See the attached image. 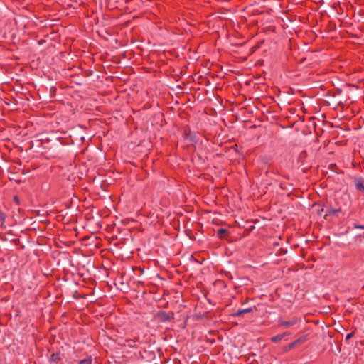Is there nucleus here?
I'll return each instance as SVG.
<instances>
[{
    "instance_id": "13",
    "label": "nucleus",
    "mask_w": 364,
    "mask_h": 364,
    "mask_svg": "<svg viewBox=\"0 0 364 364\" xmlns=\"http://www.w3.org/2000/svg\"><path fill=\"white\" fill-rule=\"evenodd\" d=\"M338 211H339V210L331 209V210H329L328 213L329 214H335L336 213H337Z\"/></svg>"
},
{
    "instance_id": "7",
    "label": "nucleus",
    "mask_w": 364,
    "mask_h": 364,
    "mask_svg": "<svg viewBox=\"0 0 364 364\" xmlns=\"http://www.w3.org/2000/svg\"><path fill=\"white\" fill-rule=\"evenodd\" d=\"M300 342H301V339H297L295 341L291 343L288 346V349L290 350V349L293 348L296 344H298Z\"/></svg>"
},
{
    "instance_id": "14",
    "label": "nucleus",
    "mask_w": 364,
    "mask_h": 364,
    "mask_svg": "<svg viewBox=\"0 0 364 364\" xmlns=\"http://www.w3.org/2000/svg\"><path fill=\"white\" fill-rule=\"evenodd\" d=\"M0 219L1 221H4L5 217L2 213H0Z\"/></svg>"
},
{
    "instance_id": "11",
    "label": "nucleus",
    "mask_w": 364,
    "mask_h": 364,
    "mask_svg": "<svg viewBox=\"0 0 364 364\" xmlns=\"http://www.w3.org/2000/svg\"><path fill=\"white\" fill-rule=\"evenodd\" d=\"M354 333H348L346 336V340H349L353 336Z\"/></svg>"
},
{
    "instance_id": "15",
    "label": "nucleus",
    "mask_w": 364,
    "mask_h": 364,
    "mask_svg": "<svg viewBox=\"0 0 364 364\" xmlns=\"http://www.w3.org/2000/svg\"><path fill=\"white\" fill-rule=\"evenodd\" d=\"M14 200H15L16 201H18V197H17V196H15V197H14Z\"/></svg>"
},
{
    "instance_id": "1",
    "label": "nucleus",
    "mask_w": 364,
    "mask_h": 364,
    "mask_svg": "<svg viewBox=\"0 0 364 364\" xmlns=\"http://www.w3.org/2000/svg\"><path fill=\"white\" fill-rule=\"evenodd\" d=\"M299 321L300 319L296 317L291 318L289 321H285L282 318H279L278 322L279 325L283 326L285 328H288L297 324Z\"/></svg>"
},
{
    "instance_id": "4",
    "label": "nucleus",
    "mask_w": 364,
    "mask_h": 364,
    "mask_svg": "<svg viewBox=\"0 0 364 364\" xmlns=\"http://www.w3.org/2000/svg\"><path fill=\"white\" fill-rule=\"evenodd\" d=\"M216 233L219 238H224L226 235L230 234V230L226 228H220L217 230Z\"/></svg>"
},
{
    "instance_id": "12",
    "label": "nucleus",
    "mask_w": 364,
    "mask_h": 364,
    "mask_svg": "<svg viewBox=\"0 0 364 364\" xmlns=\"http://www.w3.org/2000/svg\"><path fill=\"white\" fill-rule=\"evenodd\" d=\"M354 228L357 229L364 230V225H355Z\"/></svg>"
},
{
    "instance_id": "10",
    "label": "nucleus",
    "mask_w": 364,
    "mask_h": 364,
    "mask_svg": "<svg viewBox=\"0 0 364 364\" xmlns=\"http://www.w3.org/2000/svg\"><path fill=\"white\" fill-rule=\"evenodd\" d=\"M242 312L243 314H247V313H250L252 311V308H247V309H242Z\"/></svg>"
},
{
    "instance_id": "5",
    "label": "nucleus",
    "mask_w": 364,
    "mask_h": 364,
    "mask_svg": "<svg viewBox=\"0 0 364 364\" xmlns=\"http://www.w3.org/2000/svg\"><path fill=\"white\" fill-rule=\"evenodd\" d=\"M60 360V353H54L50 355V361L52 363H58Z\"/></svg>"
},
{
    "instance_id": "8",
    "label": "nucleus",
    "mask_w": 364,
    "mask_h": 364,
    "mask_svg": "<svg viewBox=\"0 0 364 364\" xmlns=\"http://www.w3.org/2000/svg\"><path fill=\"white\" fill-rule=\"evenodd\" d=\"M91 362H92V360L90 358L83 359V360H80L79 364H85V363L91 364Z\"/></svg>"
},
{
    "instance_id": "2",
    "label": "nucleus",
    "mask_w": 364,
    "mask_h": 364,
    "mask_svg": "<svg viewBox=\"0 0 364 364\" xmlns=\"http://www.w3.org/2000/svg\"><path fill=\"white\" fill-rule=\"evenodd\" d=\"M157 317L159 318L160 321L167 322L173 319V314L171 313V315H170L164 311H160L157 313Z\"/></svg>"
},
{
    "instance_id": "3",
    "label": "nucleus",
    "mask_w": 364,
    "mask_h": 364,
    "mask_svg": "<svg viewBox=\"0 0 364 364\" xmlns=\"http://www.w3.org/2000/svg\"><path fill=\"white\" fill-rule=\"evenodd\" d=\"M354 182L356 190L364 193V180L361 178H355Z\"/></svg>"
},
{
    "instance_id": "9",
    "label": "nucleus",
    "mask_w": 364,
    "mask_h": 364,
    "mask_svg": "<svg viewBox=\"0 0 364 364\" xmlns=\"http://www.w3.org/2000/svg\"><path fill=\"white\" fill-rule=\"evenodd\" d=\"M244 314L242 312V309H238L235 313L232 314L233 316H242Z\"/></svg>"
},
{
    "instance_id": "6",
    "label": "nucleus",
    "mask_w": 364,
    "mask_h": 364,
    "mask_svg": "<svg viewBox=\"0 0 364 364\" xmlns=\"http://www.w3.org/2000/svg\"><path fill=\"white\" fill-rule=\"evenodd\" d=\"M286 335H287V333H284L283 334H279V335L274 336L271 338V341L274 343H277V342L280 341L284 338V336Z\"/></svg>"
}]
</instances>
